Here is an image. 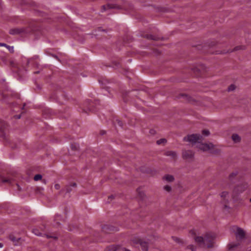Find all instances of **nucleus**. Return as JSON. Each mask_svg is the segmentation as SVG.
Segmentation results:
<instances>
[{
    "instance_id": "nucleus-1",
    "label": "nucleus",
    "mask_w": 251,
    "mask_h": 251,
    "mask_svg": "<svg viewBox=\"0 0 251 251\" xmlns=\"http://www.w3.org/2000/svg\"><path fill=\"white\" fill-rule=\"evenodd\" d=\"M215 236L211 233L205 234L204 237L202 236H197L194 237L196 242H197L201 247H207L211 248L214 247V240Z\"/></svg>"
},
{
    "instance_id": "nucleus-2",
    "label": "nucleus",
    "mask_w": 251,
    "mask_h": 251,
    "mask_svg": "<svg viewBox=\"0 0 251 251\" xmlns=\"http://www.w3.org/2000/svg\"><path fill=\"white\" fill-rule=\"evenodd\" d=\"M248 185L246 182H243L235 186L232 191V197L234 198L243 193L248 188Z\"/></svg>"
},
{
    "instance_id": "nucleus-3",
    "label": "nucleus",
    "mask_w": 251,
    "mask_h": 251,
    "mask_svg": "<svg viewBox=\"0 0 251 251\" xmlns=\"http://www.w3.org/2000/svg\"><path fill=\"white\" fill-rule=\"evenodd\" d=\"M202 136L200 134H193L189 135L184 137L183 140L186 142H189L192 144H195L197 142L202 141Z\"/></svg>"
},
{
    "instance_id": "nucleus-4",
    "label": "nucleus",
    "mask_w": 251,
    "mask_h": 251,
    "mask_svg": "<svg viewBox=\"0 0 251 251\" xmlns=\"http://www.w3.org/2000/svg\"><path fill=\"white\" fill-rule=\"evenodd\" d=\"M182 157L186 160H190L193 158L194 153L191 150H184L182 151Z\"/></svg>"
},
{
    "instance_id": "nucleus-5",
    "label": "nucleus",
    "mask_w": 251,
    "mask_h": 251,
    "mask_svg": "<svg viewBox=\"0 0 251 251\" xmlns=\"http://www.w3.org/2000/svg\"><path fill=\"white\" fill-rule=\"evenodd\" d=\"M235 234L238 241L243 240L245 237V231L240 227L237 228V231Z\"/></svg>"
},
{
    "instance_id": "nucleus-6",
    "label": "nucleus",
    "mask_w": 251,
    "mask_h": 251,
    "mask_svg": "<svg viewBox=\"0 0 251 251\" xmlns=\"http://www.w3.org/2000/svg\"><path fill=\"white\" fill-rule=\"evenodd\" d=\"M199 144L198 145V148L203 151H209L213 149L214 147V145L212 143L203 144L200 143V142H199Z\"/></svg>"
},
{
    "instance_id": "nucleus-7",
    "label": "nucleus",
    "mask_w": 251,
    "mask_h": 251,
    "mask_svg": "<svg viewBox=\"0 0 251 251\" xmlns=\"http://www.w3.org/2000/svg\"><path fill=\"white\" fill-rule=\"evenodd\" d=\"M76 187V184L75 182H73L69 185H66L64 189L63 190L66 193H70L73 191V187L75 188Z\"/></svg>"
},
{
    "instance_id": "nucleus-8",
    "label": "nucleus",
    "mask_w": 251,
    "mask_h": 251,
    "mask_svg": "<svg viewBox=\"0 0 251 251\" xmlns=\"http://www.w3.org/2000/svg\"><path fill=\"white\" fill-rule=\"evenodd\" d=\"M240 247V244L239 242L234 243L231 242L228 244V249L229 251H233L236 250V249Z\"/></svg>"
},
{
    "instance_id": "nucleus-9",
    "label": "nucleus",
    "mask_w": 251,
    "mask_h": 251,
    "mask_svg": "<svg viewBox=\"0 0 251 251\" xmlns=\"http://www.w3.org/2000/svg\"><path fill=\"white\" fill-rule=\"evenodd\" d=\"M143 251H148L149 243L147 242L143 241L141 240L138 241Z\"/></svg>"
},
{
    "instance_id": "nucleus-10",
    "label": "nucleus",
    "mask_w": 251,
    "mask_h": 251,
    "mask_svg": "<svg viewBox=\"0 0 251 251\" xmlns=\"http://www.w3.org/2000/svg\"><path fill=\"white\" fill-rule=\"evenodd\" d=\"M112 8H119V7L117 6L115 4H108L106 5H103L102 6V10L101 11L103 12L106 11V10L108 9H112Z\"/></svg>"
},
{
    "instance_id": "nucleus-11",
    "label": "nucleus",
    "mask_w": 251,
    "mask_h": 251,
    "mask_svg": "<svg viewBox=\"0 0 251 251\" xmlns=\"http://www.w3.org/2000/svg\"><path fill=\"white\" fill-rule=\"evenodd\" d=\"M24 32V30L22 28H13L9 30V33L11 35H16V34H19Z\"/></svg>"
},
{
    "instance_id": "nucleus-12",
    "label": "nucleus",
    "mask_w": 251,
    "mask_h": 251,
    "mask_svg": "<svg viewBox=\"0 0 251 251\" xmlns=\"http://www.w3.org/2000/svg\"><path fill=\"white\" fill-rule=\"evenodd\" d=\"M9 238L13 242L14 245L18 246L19 245V241L21 240V238H16L13 235H10Z\"/></svg>"
},
{
    "instance_id": "nucleus-13",
    "label": "nucleus",
    "mask_w": 251,
    "mask_h": 251,
    "mask_svg": "<svg viewBox=\"0 0 251 251\" xmlns=\"http://www.w3.org/2000/svg\"><path fill=\"white\" fill-rule=\"evenodd\" d=\"M165 155L167 156H171L173 159H175L176 157V152L172 151H169L165 152Z\"/></svg>"
},
{
    "instance_id": "nucleus-14",
    "label": "nucleus",
    "mask_w": 251,
    "mask_h": 251,
    "mask_svg": "<svg viewBox=\"0 0 251 251\" xmlns=\"http://www.w3.org/2000/svg\"><path fill=\"white\" fill-rule=\"evenodd\" d=\"M231 137L232 139L235 143H239L241 141V138L237 134H232Z\"/></svg>"
},
{
    "instance_id": "nucleus-15",
    "label": "nucleus",
    "mask_w": 251,
    "mask_h": 251,
    "mask_svg": "<svg viewBox=\"0 0 251 251\" xmlns=\"http://www.w3.org/2000/svg\"><path fill=\"white\" fill-rule=\"evenodd\" d=\"M163 179L168 182H172L174 180V177L172 175H167L163 177Z\"/></svg>"
},
{
    "instance_id": "nucleus-16",
    "label": "nucleus",
    "mask_w": 251,
    "mask_h": 251,
    "mask_svg": "<svg viewBox=\"0 0 251 251\" xmlns=\"http://www.w3.org/2000/svg\"><path fill=\"white\" fill-rule=\"evenodd\" d=\"M117 247L114 245L110 246L107 247L104 251H116Z\"/></svg>"
},
{
    "instance_id": "nucleus-17",
    "label": "nucleus",
    "mask_w": 251,
    "mask_h": 251,
    "mask_svg": "<svg viewBox=\"0 0 251 251\" xmlns=\"http://www.w3.org/2000/svg\"><path fill=\"white\" fill-rule=\"evenodd\" d=\"M13 179L9 178H1V181L3 183H8L11 184L12 182Z\"/></svg>"
},
{
    "instance_id": "nucleus-18",
    "label": "nucleus",
    "mask_w": 251,
    "mask_h": 251,
    "mask_svg": "<svg viewBox=\"0 0 251 251\" xmlns=\"http://www.w3.org/2000/svg\"><path fill=\"white\" fill-rule=\"evenodd\" d=\"M238 174V172L237 171H235L234 172H232V173H231L229 176V179L230 180H233V179L234 178V177L237 175Z\"/></svg>"
},
{
    "instance_id": "nucleus-19",
    "label": "nucleus",
    "mask_w": 251,
    "mask_h": 251,
    "mask_svg": "<svg viewBox=\"0 0 251 251\" xmlns=\"http://www.w3.org/2000/svg\"><path fill=\"white\" fill-rule=\"evenodd\" d=\"M179 98H183L184 99V100H188L189 101H190V97H189L188 95H185V94H181L180 95L179 97Z\"/></svg>"
},
{
    "instance_id": "nucleus-20",
    "label": "nucleus",
    "mask_w": 251,
    "mask_h": 251,
    "mask_svg": "<svg viewBox=\"0 0 251 251\" xmlns=\"http://www.w3.org/2000/svg\"><path fill=\"white\" fill-rule=\"evenodd\" d=\"M167 142V140L165 138H161L156 141L157 145H160L161 144H165Z\"/></svg>"
},
{
    "instance_id": "nucleus-21",
    "label": "nucleus",
    "mask_w": 251,
    "mask_h": 251,
    "mask_svg": "<svg viewBox=\"0 0 251 251\" xmlns=\"http://www.w3.org/2000/svg\"><path fill=\"white\" fill-rule=\"evenodd\" d=\"M32 232L33 233H34L37 236H42V233L39 231V230L37 228L33 229Z\"/></svg>"
},
{
    "instance_id": "nucleus-22",
    "label": "nucleus",
    "mask_w": 251,
    "mask_h": 251,
    "mask_svg": "<svg viewBox=\"0 0 251 251\" xmlns=\"http://www.w3.org/2000/svg\"><path fill=\"white\" fill-rule=\"evenodd\" d=\"M42 176L40 174L36 175L34 177V180L35 181H38L42 179Z\"/></svg>"
},
{
    "instance_id": "nucleus-23",
    "label": "nucleus",
    "mask_w": 251,
    "mask_h": 251,
    "mask_svg": "<svg viewBox=\"0 0 251 251\" xmlns=\"http://www.w3.org/2000/svg\"><path fill=\"white\" fill-rule=\"evenodd\" d=\"M147 38L153 40H157L158 39L157 37H156L155 36L152 35H147Z\"/></svg>"
},
{
    "instance_id": "nucleus-24",
    "label": "nucleus",
    "mask_w": 251,
    "mask_h": 251,
    "mask_svg": "<svg viewBox=\"0 0 251 251\" xmlns=\"http://www.w3.org/2000/svg\"><path fill=\"white\" fill-rule=\"evenodd\" d=\"M228 193L227 192L224 191L221 193L220 196L222 198H223L225 199L228 196Z\"/></svg>"
},
{
    "instance_id": "nucleus-25",
    "label": "nucleus",
    "mask_w": 251,
    "mask_h": 251,
    "mask_svg": "<svg viewBox=\"0 0 251 251\" xmlns=\"http://www.w3.org/2000/svg\"><path fill=\"white\" fill-rule=\"evenodd\" d=\"M235 89V86L233 84H231L228 87V91H233Z\"/></svg>"
},
{
    "instance_id": "nucleus-26",
    "label": "nucleus",
    "mask_w": 251,
    "mask_h": 251,
    "mask_svg": "<svg viewBox=\"0 0 251 251\" xmlns=\"http://www.w3.org/2000/svg\"><path fill=\"white\" fill-rule=\"evenodd\" d=\"M202 133L203 135L208 136L210 134V132L208 130H203L202 131Z\"/></svg>"
},
{
    "instance_id": "nucleus-27",
    "label": "nucleus",
    "mask_w": 251,
    "mask_h": 251,
    "mask_svg": "<svg viewBox=\"0 0 251 251\" xmlns=\"http://www.w3.org/2000/svg\"><path fill=\"white\" fill-rule=\"evenodd\" d=\"M172 238L173 239V240L176 241V242L178 243H182V242H181V240L180 239L176 237H172Z\"/></svg>"
},
{
    "instance_id": "nucleus-28",
    "label": "nucleus",
    "mask_w": 251,
    "mask_h": 251,
    "mask_svg": "<svg viewBox=\"0 0 251 251\" xmlns=\"http://www.w3.org/2000/svg\"><path fill=\"white\" fill-rule=\"evenodd\" d=\"M188 248L189 249H190L192 251H196V247L194 246V245H189L188 246Z\"/></svg>"
},
{
    "instance_id": "nucleus-29",
    "label": "nucleus",
    "mask_w": 251,
    "mask_h": 251,
    "mask_svg": "<svg viewBox=\"0 0 251 251\" xmlns=\"http://www.w3.org/2000/svg\"><path fill=\"white\" fill-rule=\"evenodd\" d=\"M245 49V46H237L234 49V50H244Z\"/></svg>"
},
{
    "instance_id": "nucleus-30",
    "label": "nucleus",
    "mask_w": 251,
    "mask_h": 251,
    "mask_svg": "<svg viewBox=\"0 0 251 251\" xmlns=\"http://www.w3.org/2000/svg\"><path fill=\"white\" fill-rule=\"evenodd\" d=\"M60 218H61V216L60 215L56 214V215H55V217H54V221H57L58 220H60ZM56 223L58 224L59 223L58 222H56Z\"/></svg>"
},
{
    "instance_id": "nucleus-31",
    "label": "nucleus",
    "mask_w": 251,
    "mask_h": 251,
    "mask_svg": "<svg viewBox=\"0 0 251 251\" xmlns=\"http://www.w3.org/2000/svg\"><path fill=\"white\" fill-rule=\"evenodd\" d=\"M164 190H165L166 191H167L168 192H170L172 189L171 187L169 185L165 186L164 187Z\"/></svg>"
},
{
    "instance_id": "nucleus-32",
    "label": "nucleus",
    "mask_w": 251,
    "mask_h": 251,
    "mask_svg": "<svg viewBox=\"0 0 251 251\" xmlns=\"http://www.w3.org/2000/svg\"><path fill=\"white\" fill-rule=\"evenodd\" d=\"M6 48L8 49V50H9V51L10 52H14V48H13V47H11V46L8 45L7 46Z\"/></svg>"
},
{
    "instance_id": "nucleus-33",
    "label": "nucleus",
    "mask_w": 251,
    "mask_h": 251,
    "mask_svg": "<svg viewBox=\"0 0 251 251\" xmlns=\"http://www.w3.org/2000/svg\"><path fill=\"white\" fill-rule=\"evenodd\" d=\"M111 227L109 226H106L103 227V229H111Z\"/></svg>"
},
{
    "instance_id": "nucleus-34",
    "label": "nucleus",
    "mask_w": 251,
    "mask_h": 251,
    "mask_svg": "<svg viewBox=\"0 0 251 251\" xmlns=\"http://www.w3.org/2000/svg\"><path fill=\"white\" fill-rule=\"evenodd\" d=\"M190 233H191L193 236H194L196 234L194 230H191L190 231Z\"/></svg>"
},
{
    "instance_id": "nucleus-35",
    "label": "nucleus",
    "mask_w": 251,
    "mask_h": 251,
    "mask_svg": "<svg viewBox=\"0 0 251 251\" xmlns=\"http://www.w3.org/2000/svg\"><path fill=\"white\" fill-rule=\"evenodd\" d=\"M54 187L56 189H59L60 188V185L58 184H56L54 185Z\"/></svg>"
},
{
    "instance_id": "nucleus-36",
    "label": "nucleus",
    "mask_w": 251,
    "mask_h": 251,
    "mask_svg": "<svg viewBox=\"0 0 251 251\" xmlns=\"http://www.w3.org/2000/svg\"><path fill=\"white\" fill-rule=\"evenodd\" d=\"M7 46L8 45L5 43H0V46H3V47H5L6 48Z\"/></svg>"
},
{
    "instance_id": "nucleus-37",
    "label": "nucleus",
    "mask_w": 251,
    "mask_h": 251,
    "mask_svg": "<svg viewBox=\"0 0 251 251\" xmlns=\"http://www.w3.org/2000/svg\"><path fill=\"white\" fill-rule=\"evenodd\" d=\"M15 117L16 119H19L21 118V115H16Z\"/></svg>"
},
{
    "instance_id": "nucleus-38",
    "label": "nucleus",
    "mask_w": 251,
    "mask_h": 251,
    "mask_svg": "<svg viewBox=\"0 0 251 251\" xmlns=\"http://www.w3.org/2000/svg\"><path fill=\"white\" fill-rule=\"evenodd\" d=\"M114 198V196L113 195H110L108 197V199H113Z\"/></svg>"
},
{
    "instance_id": "nucleus-39",
    "label": "nucleus",
    "mask_w": 251,
    "mask_h": 251,
    "mask_svg": "<svg viewBox=\"0 0 251 251\" xmlns=\"http://www.w3.org/2000/svg\"><path fill=\"white\" fill-rule=\"evenodd\" d=\"M118 124H119V125L120 126H122V122H121V121H119L118 122Z\"/></svg>"
},
{
    "instance_id": "nucleus-40",
    "label": "nucleus",
    "mask_w": 251,
    "mask_h": 251,
    "mask_svg": "<svg viewBox=\"0 0 251 251\" xmlns=\"http://www.w3.org/2000/svg\"><path fill=\"white\" fill-rule=\"evenodd\" d=\"M123 250H124V251H130L129 250H128V249H126V248H124V249H123Z\"/></svg>"
},
{
    "instance_id": "nucleus-41",
    "label": "nucleus",
    "mask_w": 251,
    "mask_h": 251,
    "mask_svg": "<svg viewBox=\"0 0 251 251\" xmlns=\"http://www.w3.org/2000/svg\"><path fill=\"white\" fill-rule=\"evenodd\" d=\"M48 238H54V239H56L57 238L56 237L49 236H48Z\"/></svg>"
},
{
    "instance_id": "nucleus-42",
    "label": "nucleus",
    "mask_w": 251,
    "mask_h": 251,
    "mask_svg": "<svg viewBox=\"0 0 251 251\" xmlns=\"http://www.w3.org/2000/svg\"><path fill=\"white\" fill-rule=\"evenodd\" d=\"M3 247V244L1 243H0V248H2Z\"/></svg>"
},
{
    "instance_id": "nucleus-43",
    "label": "nucleus",
    "mask_w": 251,
    "mask_h": 251,
    "mask_svg": "<svg viewBox=\"0 0 251 251\" xmlns=\"http://www.w3.org/2000/svg\"><path fill=\"white\" fill-rule=\"evenodd\" d=\"M104 134H105V132L104 131H103V132H101V135H104Z\"/></svg>"
},
{
    "instance_id": "nucleus-44",
    "label": "nucleus",
    "mask_w": 251,
    "mask_h": 251,
    "mask_svg": "<svg viewBox=\"0 0 251 251\" xmlns=\"http://www.w3.org/2000/svg\"><path fill=\"white\" fill-rule=\"evenodd\" d=\"M39 71H36V72H34V74H39Z\"/></svg>"
},
{
    "instance_id": "nucleus-45",
    "label": "nucleus",
    "mask_w": 251,
    "mask_h": 251,
    "mask_svg": "<svg viewBox=\"0 0 251 251\" xmlns=\"http://www.w3.org/2000/svg\"><path fill=\"white\" fill-rule=\"evenodd\" d=\"M250 201L251 202V198L250 199Z\"/></svg>"
}]
</instances>
